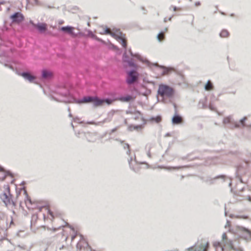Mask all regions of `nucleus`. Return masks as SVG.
<instances>
[{
	"label": "nucleus",
	"mask_w": 251,
	"mask_h": 251,
	"mask_svg": "<svg viewBox=\"0 0 251 251\" xmlns=\"http://www.w3.org/2000/svg\"><path fill=\"white\" fill-rule=\"evenodd\" d=\"M100 28L101 29V31H100L101 34H110L111 36L116 39L119 42L121 43L124 48H126L127 46L126 40L125 38V35L119 31L112 32L109 28L104 26H101Z\"/></svg>",
	"instance_id": "nucleus-1"
},
{
	"label": "nucleus",
	"mask_w": 251,
	"mask_h": 251,
	"mask_svg": "<svg viewBox=\"0 0 251 251\" xmlns=\"http://www.w3.org/2000/svg\"><path fill=\"white\" fill-rule=\"evenodd\" d=\"M158 94L162 97L170 98L173 95L174 90L167 85L160 84L159 86Z\"/></svg>",
	"instance_id": "nucleus-2"
},
{
	"label": "nucleus",
	"mask_w": 251,
	"mask_h": 251,
	"mask_svg": "<svg viewBox=\"0 0 251 251\" xmlns=\"http://www.w3.org/2000/svg\"><path fill=\"white\" fill-rule=\"evenodd\" d=\"M209 244L205 241L198 242L194 246L187 249L188 251H207Z\"/></svg>",
	"instance_id": "nucleus-3"
},
{
	"label": "nucleus",
	"mask_w": 251,
	"mask_h": 251,
	"mask_svg": "<svg viewBox=\"0 0 251 251\" xmlns=\"http://www.w3.org/2000/svg\"><path fill=\"white\" fill-rule=\"evenodd\" d=\"M138 78V73L136 71H131L127 72L126 82L128 84H132L135 82Z\"/></svg>",
	"instance_id": "nucleus-4"
},
{
	"label": "nucleus",
	"mask_w": 251,
	"mask_h": 251,
	"mask_svg": "<svg viewBox=\"0 0 251 251\" xmlns=\"http://www.w3.org/2000/svg\"><path fill=\"white\" fill-rule=\"evenodd\" d=\"M0 199L8 208L13 210L12 207L15 206V203L13 201H11V196L10 195H8L5 193H2L0 195Z\"/></svg>",
	"instance_id": "nucleus-5"
},
{
	"label": "nucleus",
	"mask_w": 251,
	"mask_h": 251,
	"mask_svg": "<svg viewBox=\"0 0 251 251\" xmlns=\"http://www.w3.org/2000/svg\"><path fill=\"white\" fill-rule=\"evenodd\" d=\"M11 224H13V220L11 219L10 221V224L8 225L5 214L2 212H0V228L1 229H7L10 226Z\"/></svg>",
	"instance_id": "nucleus-6"
},
{
	"label": "nucleus",
	"mask_w": 251,
	"mask_h": 251,
	"mask_svg": "<svg viewBox=\"0 0 251 251\" xmlns=\"http://www.w3.org/2000/svg\"><path fill=\"white\" fill-rule=\"evenodd\" d=\"M18 75L22 76L25 79L28 80L30 82H33L36 79V77L28 72L19 73Z\"/></svg>",
	"instance_id": "nucleus-7"
},
{
	"label": "nucleus",
	"mask_w": 251,
	"mask_h": 251,
	"mask_svg": "<svg viewBox=\"0 0 251 251\" xmlns=\"http://www.w3.org/2000/svg\"><path fill=\"white\" fill-rule=\"evenodd\" d=\"M53 72L50 70L44 69L41 71V76L43 79H50L53 77Z\"/></svg>",
	"instance_id": "nucleus-8"
},
{
	"label": "nucleus",
	"mask_w": 251,
	"mask_h": 251,
	"mask_svg": "<svg viewBox=\"0 0 251 251\" xmlns=\"http://www.w3.org/2000/svg\"><path fill=\"white\" fill-rule=\"evenodd\" d=\"M88 246V244L85 239L82 238L76 244L77 250L81 251L84 249Z\"/></svg>",
	"instance_id": "nucleus-9"
},
{
	"label": "nucleus",
	"mask_w": 251,
	"mask_h": 251,
	"mask_svg": "<svg viewBox=\"0 0 251 251\" xmlns=\"http://www.w3.org/2000/svg\"><path fill=\"white\" fill-rule=\"evenodd\" d=\"M33 25L41 32H45L48 28L47 24L46 23H38L37 24H33Z\"/></svg>",
	"instance_id": "nucleus-10"
},
{
	"label": "nucleus",
	"mask_w": 251,
	"mask_h": 251,
	"mask_svg": "<svg viewBox=\"0 0 251 251\" xmlns=\"http://www.w3.org/2000/svg\"><path fill=\"white\" fill-rule=\"evenodd\" d=\"M74 29L75 28L74 27L69 26H63L60 28V30L66 32L72 36L75 35V33L74 32Z\"/></svg>",
	"instance_id": "nucleus-11"
},
{
	"label": "nucleus",
	"mask_w": 251,
	"mask_h": 251,
	"mask_svg": "<svg viewBox=\"0 0 251 251\" xmlns=\"http://www.w3.org/2000/svg\"><path fill=\"white\" fill-rule=\"evenodd\" d=\"M133 119L135 120L141 119L144 125H146V120L143 117L142 114L139 111L136 110V111L134 113Z\"/></svg>",
	"instance_id": "nucleus-12"
},
{
	"label": "nucleus",
	"mask_w": 251,
	"mask_h": 251,
	"mask_svg": "<svg viewBox=\"0 0 251 251\" xmlns=\"http://www.w3.org/2000/svg\"><path fill=\"white\" fill-rule=\"evenodd\" d=\"M92 103L94 107H99L103 105V101L101 99H99L97 97H94Z\"/></svg>",
	"instance_id": "nucleus-13"
},
{
	"label": "nucleus",
	"mask_w": 251,
	"mask_h": 251,
	"mask_svg": "<svg viewBox=\"0 0 251 251\" xmlns=\"http://www.w3.org/2000/svg\"><path fill=\"white\" fill-rule=\"evenodd\" d=\"M145 125H144L143 124L142 125L137 126L130 125L128 127V129L130 131H132L135 130L137 131H141L143 129Z\"/></svg>",
	"instance_id": "nucleus-14"
},
{
	"label": "nucleus",
	"mask_w": 251,
	"mask_h": 251,
	"mask_svg": "<svg viewBox=\"0 0 251 251\" xmlns=\"http://www.w3.org/2000/svg\"><path fill=\"white\" fill-rule=\"evenodd\" d=\"M8 176H10V174L4 171V169L0 166V180H4L5 177Z\"/></svg>",
	"instance_id": "nucleus-15"
},
{
	"label": "nucleus",
	"mask_w": 251,
	"mask_h": 251,
	"mask_svg": "<svg viewBox=\"0 0 251 251\" xmlns=\"http://www.w3.org/2000/svg\"><path fill=\"white\" fill-rule=\"evenodd\" d=\"M182 118L178 116L175 115L172 118V123L174 125H178L182 123Z\"/></svg>",
	"instance_id": "nucleus-16"
},
{
	"label": "nucleus",
	"mask_w": 251,
	"mask_h": 251,
	"mask_svg": "<svg viewBox=\"0 0 251 251\" xmlns=\"http://www.w3.org/2000/svg\"><path fill=\"white\" fill-rule=\"evenodd\" d=\"M134 100L133 97L130 95H127L126 96L122 97L118 99L122 102H129Z\"/></svg>",
	"instance_id": "nucleus-17"
},
{
	"label": "nucleus",
	"mask_w": 251,
	"mask_h": 251,
	"mask_svg": "<svg viewBox=\"0 0 251 251\" xmlns=\"http://www.w3.org/2000/svg\"><path fill=\"white\" fill-rule=\"evenodd\" d=\"M94 97H85L82 100V102L84 103L92 102Z\"/></svg>",
	"instance_id": "nucleus-18"
},
{
	"label": "nucleus",
	"mask_w": 251,
	"mask_h": 251,
	"mask_svg": "<svg viewBox=\"0 0 251 251\" xmlns=\"http://www.w3.org/2000/svg\"><path fill=\"white\" fill-rule=\"evenodd\" d=\"M162 120V118L160 116H157L155 117H152L150 119L151 122H155L156 123H160Z\"/></svg>",
	"instance_id": "nucleus-19"
},
{
	"label": "nucleus",
	"mask_w": 251,
	"mask_h": 251,
	"mask_svg": "<svg viewBox=\"0 0 251 251\" xmlns=\"http://www.w3.org/2000/svg\"><path fill=\"white\" fill-rule=\"evenodd\" d=\"M25 203L28 209H33L36 208L35 207L30 206L32 205V202L30 199H27V200L25 201Z\"/></svg>",
	"instance_id": "nucleus-20"
},
{
	"label": "nucleus",
	"mask_w": 251,
	"mask_h": 251,
	"mask_svg": "<svg viewBox=\"0 0 251 251\" xmlns=\"http://www.w3.org/2000/svg\"><path fill=\"white\" fill-rule=\"evenodd\" d=\"M213 88V86L210 81H208L205 85V89L207 91H210Z\"/></svg>",
	"instance_id": "nucleus-21"
},
{
	"label": "nucleus",
	"mask_w": 251,
	"mask_h": 251,
	"mask_svg": "<svg viewBox=\"0 0 251 251\" xmlns=\"http://www.w3.org/2000/svg\"><path fill=\"white\" fill-rule=\"evenodd\" d=\"M229 32H228L227 30L224 29L222 30L220 34V35L221 37L226 38L229 36Z\"/></svg>",
	"instance_id": "nucleus-22"
},
{
	"label": "nucleus",
	"mask_w": 251,
	"mask_h": 251,
	"mask_svg": "<svg viewBox=\"0 0 251 251\" xmlns=\"http://www.w3.org/2000/svg\"><path fill=\"white\" fill-rule=\"evenodd\" d=\"M23 15L19 12H17V23L21 22L24 20Z\"/></svg>",
	"instance_id": "nucleus-23"
},
{
	"label": "nucleus",
	"mask_w": 251,
	"mask_h": 251,
	"mask_svg": "<svg viewBox=\"0 0 251 251\" xmlns=\"http://www.w3.org/2000/svg\"><path fill=\"white\" fill-rule=\"evenodd\" d=\"M173 71V69L169 68L163 67V75H166Z\"/></svg>",
	"instance_id": "nucleus-24"
},
{
	"label": "nucleus",
	"mask_w": 251,
	"mask_h": 251,
	"mask_svg": "<svg viewBox=\"0 0 251 251\" xmlns=\"http://www.w3.org/2000/svg\"><path fill=\"white\" fill-rule=\"evenodd\" d=\"M157 38H158V39L159 41H163L164 39V38H165V35H164V33H163V32L160 33L158 35Z\"/></svg>",
	"instance_id": "nucleus-25"
},
{
	"label": "nucleus",
	"mask_w": 251,
	"mask_h": 251,
	"mask_svg": "<svg viewBox=\"0 0 251 251\" xmlns=\"http://www.w3.org/2000/svg\"><path fill=\"white\" fill-rule=\"evenodd\" d=\"M214 246L216 248V251H218V249H220L222 251H224V248L221 246L219 243H215Z\"/></svg>",
	"instance_id": "nucleus-26"
},
{
	"label": "nucleus",
	"mask_w": 251,
	"mask_h": 251,
	"mask_svg": "<svg viewBox=\"0 0 251 251\" xmlns=\"http://www.w3.org/2000/svg\"><path fill=\"white\" fill-rule=\"evenodd\" d=\"M102 100L103 101V104L105 103H106L108 105H110V104H112L113 102V101H114V100H110V99Z\"/></svg>",
	"instance_id": "nucleus-27"
},
{
	"label": "nucleus",
	"mask_w": 251,
	"mask_h": 251,
	"mask_svg": "<svg viewBox=\"0 0 251 251\" xmlns=\"http://www.w3.org/2000/svg\"><path fill=\"white\" fill-rule=\"evenodd\" d=\"M48 213L51 216V220L52 221L54 218V216L53 215V212L51 211L50 210H48Z\"/></svg>",
	"instance_id": "nucleus-28"
},
{
	"label": "nucleus",
	"mask_w": 251,
	"mask_h": 251,
	"mask_svg": "<svg viewBox=\"0 0 251 251\" xmlns=\"http://www.w3.org/2000/svg\"><path fill=\"white\" fill-rule=\"evenodd\" d=\"M136 111V110H128L126 111V114L133 115L134 113Z\"/></svg>",
	"instance_id": "nucleus-29"
},
{
	"label": "nucleus",
	"mask_w": 251,
	"mask_h": 251,
	"mask_svg": "<svg viewBox=\"0 0 251 251\" xmlns=\"http://www.w3.org/2000/svg\"><path fill=\"white\" fill-rule=\"evenodd\" d=\"M171 8L173 9L174 11L180 10V8H177L176 6L173 5L171 6Z\"/></svg>",
	"instance_id": "nucleus-30"
},
{
	"label": "nucleus",
	"mask_w": 251,
	"mask_h": 251,
	"mask_svg": "<svg viewBox=\"0 0 251 251\" xmlns=\"http://www.w3.org/2000/svg\"><path fill=\"white\" fill-rule=\"evenodd\" d=\"M65 226L70 227L71 230H72L73 231V232L75 233V231L74 228L73 227H72V226H70L68 223H66V225Z\"/></svg>",
	"instance_id": "nucleus-31"
},
{
	"label": "nucleus",
	"mask_w": 251,
	"mask_h": 251,
	"mask_svg": "<svg viewBox=\"0 0 251 251\" xmlns=\"http://www.w3.org/2000/svg\"><path fill=\"white\" fill-rule=\"evenodd\" d=\"M247 120V118L246 117H244L242 119L240 120L241 124L244 126L245 125V122Z\"/></svg>",
	"instance_id": "nucleus-32"
},
{
	"label": "nucleus",
	"mask_w": 251,
	"mask_h": 251,
	"mask_svg": "<svg viewBox=\"0 0 251 251\" xmlns=\"http://www.w3.org/2000/svg\"><path fill=\"white\" fill-rule=\"evenodd\" d=\"M22 192H23L24 194H25V195H27L26 191L25 189V188L23 187L22 188H21L20 193H21Z\"/></svg>",
	"instance_id": "nucleus-33"
},
{
	"label": "nucleus",
	"mask_w": 251,
	"mask_h": 251,
	"mask_svg": "<svg viewBox=\"0 0 251 251\" xmlns=\"http://www.w3.org/2000/svg\"><path fill=\"white\" fill-rule=\"evenodd\" d=\"M124 148L125 149H127L128 150V153H129V146L128 144H125L124 145Z\"/></svg>",
	"instance_id": "nucleus-34"
},
{
	"label": "nucleus",
	"mask_w": 251,
	"mask_h": 251,
	"mask_svg": "<svg viewBox=\"0 0 251 251\" xmlns=\"http://www.w3.org/2000/svg\"><path fill=\"white\" fill-rule=\"evenodd\" d=\"M11 18L12 19L13 22L16 21V13L11 16Z\"/></svg>",
	"instance_id": "nucleus-35"
},
{
	"label": "nucleus",
	"mask_w": 251,
	"mask_h": 251,
	"mask_svg": "<svg viewBox=\"0 0 251 251\" xmlns=\"http://www.w3.org/2000/svg\"><path fill=\"white\" fill-rule=\"evenodd\" d=\"M222 238L223 240H226L227 239V235L226 233H224L222 235Z\"/></svg>",
	"instance_id": "nucleus-36"
},
{
	"label": "nucleus",
	"mask_w": 251,
	"mask_h": 251,
	"mask_svg": "<svg viewBox=\"0 0 251 251\" xmlns=\"http://www.w3.org/2000/svg\"><path fill=\"white\" fill-rule=\"evenodd\" d=\"M230 122V119L229 118H226L224 119V122L225 123H229Z\"/></svg>",
	"instance_id": "nucleus-37"
},
{
	"label": "nucleus",
	"mask_w": 251,
	"mask_h": 251,
	"mask_svg": "<svg viewBox=\"0 0 251 251\" xmlns=\"http://www.w3.org/2000/svg\"><path fill=\"white\" fill-rule=\"evenodd\" d=\"M229 248L230 250H234L233 247L231 243L229 245Z\"/></svg>",
	"instance_id": "nucleus-38"
},
{
	"label": "nucleus",
	"mask_w": 251,
	"mask_h": 251,
	"mask_svg": "<svg viewBox=\"0 0 251 251\" xmlns=\"http://www.w3.org/2000/svg\"><path fill=\"white\" fill-rule=\"evenodd\" d=\"M75 237H76V234L72 235V237H71L72 241H74Z\"/></svg>",
	"instance_id": "nucleus-39"
},
{
	"label": "nucleus",
	"mask_w": 251,
	"mask_h": 251,
	"mask_svg": "<svg viewBox=\"0 0 251 251\" xmlns=\"http://www.w3.org/2000/svg\"><path fill=\"white\" fill-rule=\"evenodd\" d=\"M116 129H117L116 128L113 129L112 132L115 131L116 130Z\"/></svg>",
	"instance_id": "nucleus-40"
},
{
	"label": "nucleus",
	"mask_w": 251,
	"mask_h": 251,
	"mask_svg": "<svg viewBox=\"0 0 251 251\" xmlns=\"http://www.w3.org/2000/svg\"><path fill=\"white\" fill-rule=\"evenodd\" d=\"M39 211H41V210H42V207H39Z\"/></svg>",
	"instance_id": "nucleus-41"
},
{
	"label": "nucleus",
	"mask_w": 251,
	"mask_h": 251,
	"mask_svg": "<svg viewBox=\"0 0 251 251\" xmlns=\"http://www.w3.org/2000/svg\"><path fill=\"white\" fill-rule=\"evenodd\" d=\"M0 176H3V174H0Z\"/></svg>",
	"instance_id": "nucleus-42"
},
{
	"label": "nucleus",
	"mask_w": 251,
	"mask_h": 251,
	"mask_svg": "<svg viewBox=\"0 0 251 251\" xmlns=\"http://www.w3.org/2000/svg\"><path fill=\"white\" fill-rule=\"evenodd\" d=\"M68 237L67 236L66 238V240H67L68 239Z\"/></svg>",
	"instance_id": "nucleus-43"
},
{
	"label": "nucleus",
	"mask_w": 251,
	"mask_h": 251,
	"mask_svg": "<svg viewBox=\"0 0 251 251\" xmlns=\"http://www.w3.org/2000/svg\"><path fill=\"white\" fill-rule=\"evenodd\" d=\"M135 56L137 57H138L139 56L137 55H135Z\"/></svg>",
	"instance_id": "nucleus-44"
},
{
	"label": "nucleus",
	"mask_w": 251,
	"mask_h": 251,
	"mask_svg": "<svg viewBox=\"0 0 251 251\" xmlns=\"http://www.w3.org/2000/svg\"><path fill=\"white\" fill-rule=\"evenodd\" d=\"M250 236L251 237V231L250 232Z\"/></svg>",
	"instance_id": "nucleus-45"
}]
</instances>
